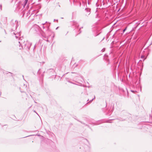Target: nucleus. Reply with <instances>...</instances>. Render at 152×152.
I'll use <instances>...</instances> for the list:
<instances>
[{
  "label": "nucleus",
  "instance_id": "1",
  "mask_svg": "<svg viewBox=\"0 0 152 152\" xmlns=\"http://www.w3.org/2000/svg\"><path fill=\"white\" fill-rule=\"evenodd\" d=\"M19 43L20 45H21L22 47H24L25 48L27 47V48H29L31 45V43H29L27 41L25 42V41H23V40H22V39H21L20 41H19Z\"/></svg>",
  "mask_w": 152,
  "mask_h": 152
},
{
  "label": "nucleus",
  "instance_id": "2",
  "mask_svg": "<svg viewBox=\"0 0 152 152\" xmlns=\"http://www.w3.org/2000/svg\"><path fill=\"white\" fill-rule=\"evenodd\" d=\"M12 34H14L15 35V37H16V38H18L19 36H20V35L21 34V32H18V33H17L16 34L15 33V32H13V33Z\"/></svg>",
  "mask_w": 152,
  "mask_h": 152
},
{
  "label": "nucleus",
  "instance_id": "3",
  "mask_svg": "<svg viewBox=\"0 0 152 152\" xmlns=\"http://www.w3.org/2000/svg\"><path fill=\"white\" fill-rule=\"evenodd\" d=\"M15 26H14L15 28H17L18 27L19 25V22L18 21L16 20L15 21Z\"/></svg>",
  "mask_w": 152,
  "mask_h": 152
},
{
  "label": "nucleus",
  "instance_id": "4",
  "mask_svg": "<svg viewBox=\"0 0 152 152\" xmlns=\"http://www.w3.org/2000/svg\"><path fill=\"white\" fill-rule=\"evenodd\" d=\"M28 1V0H25L24 1V4L23 5V7H24V6L26 5Z\"/></svg>",
  "mask_w": 152,
  "mask_h": 152
},
{
  "label": "nucleus",
  "instance_id": "5",
  "mask_svg": "<svg viewBox=\"0 0 152 152\" xmlns=\"http://www.w3.org/2000/svg\"><path fill=\"white\" fill-rule=\"evenodd\" d=\"M45 23H42V27L44 29L45 28V26H44V25H45Z\"/></svg>",
  "mask_w": 152,
  "mask_h": 152
},
{
  "label": "nucleus",
  "instance_id": "6",
  "mask_svg": "<svg viewBox=\"0 0 152 152\" xmlns=\"http://www.w3.org/2000/svg\"><path fill=\"white\" fill-rule=\"evenodd\" d=\"M95 98V96H94V97L93 99L91 100L90 101V102H91Z\"/></svg>",
  "mask_w": 152,
  "mask_h": 152
},
{
  "label": "nucleus",
  "instance_id": "7",
  "mask_svg": "<svg viewBox=\"0 0 152 152\" xmlns=\"http://www.w3.org/2000/svg\"><path fill=\"white\" fill-rule=\"evenodd\" d=\"M126 28L125 29H124V30H123V33H124L125 31L126 30Z\"/></svg>",
  "mask_w": 152,
  "mask_h": 152
},
{
  "label": "nucleus",
  "instance_id": "8",
  "mask_svg": "<svg viewBox=\"0 0 152 152\" xmlns=\"http://www.w3.org/2000/svg\"><path fill=\"white\" fill-rule=\"evenodd\" d=\"M102 52H103L104 51V49H103L102 50Z\"/></svg>",
  "mask_w": 152,
  "mask_h": 152
},
{
  "label": "nucleus",
  "instance_id": "9",
  "mask_svg": "<svg viewBox=\"0 0 152 152\" xmlns=\"http://www.w3.org/2000/svg\"><path fill=\"white\" fill-rule=\"evenodd\" d=\"M131 91L132 92H134V91Z\"/></svg>",
  "mask_w": 152,
  "mask_h": 152
},
{
  "label": "nucleus",
  "instance_id": "10",
  "mask_svg": "<svg viewBox=\"0 0 152 152\" xmlns=\"http://www.w3.org/2000/svg\"><path fill=\"white\" fill-rule=\"evenodd\" d=\"M56 21V20L55 19H54V21Z\"/></svg>",
  "mask_w": 152,
  "mask_h": 152
}]
</instances>
